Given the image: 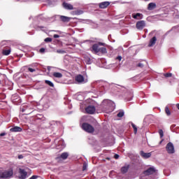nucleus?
Listing matches in <instances>:
<instances>
[{
	"mask_svg": "<svg viewBox=\"0 0 179 179\" xmlns=\"http://www.w3.org/2000/svg\"><path fill=\"white\" fill-rule=\"evenodd\" d=\"M102 108L105 113H113L115 109V103L111 100L104 99L102 102Z\"/></svg>",
	"mask_w": 179,
	"mask_h": 179,
	"instance_id": "f257e3e1",
	"label": "nucleus"
},
{
	"mask_svg": "<svg viewBox=\"0 0 179 179\" xmlns=\"http://www.w3.org/2000/svg\"><path fill=\"white\" fill-rule=\"evenodd\" d=\"M90 116L84 115L80 118V125H81L82 129L90 134Z\"/></svg>",
	"mask_w": 179,
	"mask_h": 179,
	"instance_id": "f03ea898",
	"label": "nucleus"
},
{
	"mask_svg": "<svg viewBox=\"0 0 179 179\" xmlns=\"http://www.w3.org/2000/svg\"><path fill=\"white\" fill-rule=\"evenodd\" d=\"M80 108L84 114H90V99H87L84 101Z\"/></svg>",
	"mask_w": 179,
	"mask_h": 179,
	"instance_id": "7ed1b4c3",
	"label": "nucleus"
},
{
	"mask_svg": "<svg viewBox=\"0 0 179 179\" xmlns=\"http://www.w3.org/2000/svg\"><path fill=\"white\" fill-rule=\"evenodd\" d=\"M156 168L155 167H150L148 169L143 172V176H141V179H149V176H152V174L156 173Z\"/></svg>",
	"mask_w": 179,
	"mask_h": 179,
	"instance_id": "20e7f679",
	"label": "nucleus"
},
{
	"mask_svg": "<svg viewBox=\"0 0 179 179\" xmlns=\"http://www.w3.org/2000/svg\"><path fill=\"white\" fill-rule=\"evenodd\" d=\"M13 176V170L9 169L0 172V178L9 179Z\"/></svg>",
	"mask_w": 179,
	"mask_h": 179,
	"instance_id": "39448f33",
	"label": "nucleus"
},
{
	"mask_svg": "<svg viewBox=\"0 0 179 179\" xmlns=\"http://www.w3.org/2000/svg\"><path fill=\"white\" fill-rule=\"evenodd\" d=\"M101 45H106V43H99L93 45L92 51L95 52V54H98V52H100V50L101 49Z\"/></svg>",
	"mask_w": 179,
	"mask_h": 179,
	"instance_id": "423d86ee",
	"label": "nucleus"
},
{
	"mask_svg": "<svg viewBox=\"0 0 179 179\" xmlns=\"http://www.w3.org/2000/svg\"><path fill=\"white\" fill-rule=\"evenodd\" d=\"M99 85L98 86V90L101 92H103L107 89V86L108 85V83L104 81H99Z\"/></svg>",
	"mask_w": 179,
	"mask_h": 179,
	"instance_id": "0eeeda50",
	"label": "nucleus"
},
{
	"mask_svg": "<svg viewBox=\"0 0 179 179\" xmlns=\"http://www.w3.org/2000/svg\"><path fill=\"white\" fill-rule=\"evenodd\" d=\"M90 114H95L96 113V107L99 106L96 101L91 100L90 101Z\"/></svg>",
	"mask_w": 179,
	"mask_h": 179,
	"instance_id": "6e6552de",
	"label": "nucleus"
},
{
	"mask_svg": "<svg viewBox=\"0 0 179 179\" xmlns=\"http://www.w3.org/2000/svg\"><path fill=\"white\" fill-rule=\"evenodd\" d=\"M166 151L170 155H172L173 153H174V152H175V150H174V145H173V143L170 142V143H169L166 145Z\"/></svg>",
	"mask_w": 179,
	"mask_h": 179,
	"instance_id": "1a4fd4ad",
	"label": "nucleus"
},
{
	"mask_svg": "<svg viewBox=\"0 0 179 179\" xmlns=\"http://www.w3.org/2000/svg\"><path fill=\"white\" fill-rule=\"evenodd\" d=\"M136 29L138 30H143L144 27L146 26V23H145V21L141 20L136 22Z\"/></svg>",
	"mask_w": 179,
	"mask_h": 179,
	"instance_id": "9d476101",
	"label": "nucleus"
},
{
	"mask_svg": "<svg viewBox=\"0 0 179 179\" xmlns=\"http://www.w3.org/2000/svg\"><path fill=\"white\" fill-rule=\"evenodd\" d=\"M62 5L64 9H66L67 10H73V6L72 4L64 2Z\"/></svg>",
	"mask_w": 179,
	"mask_h": 179,
	"instance_id": "9b49d317",
	"label": "nucleus"
},
{
	"mask_svg": "<svg viewBox=\"0 0 179 179\" xmlns=\"http://www.w3.org/2000/svg\"><path fill=\"white\" fill-rule=\"evenodd\" d=\"M110 2L109 1H103L99 3V6L100 9H106V8L110 6Z\"/></svg>",
	"mask_w": 179,
	"mask_h": 179,
	"instance_id": "f8f14e48",
	"label": "nucleus"
},
{
	"mask_svg": "<svg viewBox=\"0 0 179 179\" xmlns=\"http://www.w3.org/2000/svg\"><path fill=\"white\" fill-rule=\"evenodd\" d=\"M141 156L143 157V159H149L152 156V152H145L143 151H141L140 152Z\"/></svg>",
	"mask_w": 179,
	"mask_h": 179,
	"instance_id": "ddd939ff",
	"label": "nucleus"
},
{
	"mask_svg": "<svg viewBox=\"0 0 179 179\" xmlns=\"http://www.w3.org/2000/svg\"><path fill=\"white\" fill-rule=\"evenodd\" d=\"M59 17L61 20V22H63L64 23H68L69 20H71V18L64 15H59Z\"/></svg>",
	"mask_w": 179,
	"mask_h": 179,
	"instance_id": "4468645a",
	"label": "nucleus"
},
{
	"mask_svg": "<svg viewBox=\"0 0 179 179\" xmlns=\"http://www.w3.org/2000/svg\"><path fill=\"white\" fill-rule=\"evenodd\" d=\"M22 131H23V129H22V127H17V126H15L14 127H12L11 129H10V132H22Z\"/></svg>",
	"mask_w": 179,
	"mask_h": 179,
	"instance_id": "2eb2a0df",
	"label": "nucleus"
},
{
	"mask_svg": "<svg viewBox=\"0 0 179 179\" xmlns=\"http://www.w3.org/2000/svg\"><path fill=\"white\" fill-rule=\"evenodd\" d=\"M76 82H78V83H82L85 82V78L82 75H78L76 77Z\"/></svg>",
	"mask_w": 179,
	"mask_h": 179,
	"instance_id": "dca6fc26",
	"label": "nucleus"
},
{
	"mask_svg": "<svg viewBox=\"0 0 179 179\" xmlns=\"http://www.w3.org/2000/svg\"><path fill=\"white\" fill-rule=\"evenodd\" d=\"M20 174L21 179H26V177H27V172L24 169H20Z\"/></svg>",
	"mask_w": 179,
	"mask_h": 179,
	"instance_id": "f3484780",
	"label": "nucleus"
},
{
	"mask_svg": "<svg viewBox=\"0 0 179 179\" xmlns=\"http://www.w3.org/2000/svg\"><path fill=\"white\" fill-rule=\"evenodd\" d=\"M156 41H157V38H156V36L152 37L150 40V43L148 44V47H153V45H155V44H156Z\"/></svg>",
	"mask_w": 179,
	"mask_h": 179,
	"instance_id": "a211bd4d",
	"label": "nucleus"
},
{
	"mask_svg": "<svg viewBox=\"0 0 179 179\" xmlns=\"http://www.w3.org/2000/svg\"><path fill=\"white\" fill-rule=\"evenodd\" d=\"M69 156V154L68 152H63L61 154L59 159H62V160H66Z\"/></svg>",
	"mask_w": 179,
	"mask_h": 179,
	"instance_id": "6ab92c4d",
	"label": "nucleus"
},
{
	"mask_svg": "<svg viewBox=\"0 0 179 179\" xmlns=\"http://www.w3.org/2000/svg\"><path fill=\"white\" fill-rule=\"evenodd\" d=\"M153 9H156L155 3H150L148 6V10H153Z\"/></svg>",
	"mask_w": 179,
	"mask_h": 179,
	"instance_id": "aec40b11",
	"label": "nucleus"
},
{
	"mask_svg": "<svg viewBox=\"0 0 179 179\" xmlns=\"http://www.w3.org/2000/svg\"><path fill=\"white\" fill-rule=\"evenodd\" d=\"M129 169V165L127 166H124L123 167H122L121 169V171L123 174H125V173L128 172V170Z\"/></svg>",
	"mask_w": 179,
	"mask_h": 179,
	"instance_id": "412c9836",
	"label": "nucleus"
},
{
	"mask_svg": "<svg viewBox=\"0 0 179 179\" xmlns=\"http://www.w3.org/2000/svg\"><path fill=\"white\" fill-rule=\"evenodd\" d=\"M132 17L134 19H142V14L138 13L136 14H132Z\"/></svg>",
	"mask_w": 179,
	"mask_h": 179,
	"instance_id": "4be33fe9",
	"label": "nucleus"
},
{
	"mask_svg": "<svg viewBox=\"0 0 179 179\" xmlns=\"http://www.w3.org/2000/svg\"><path fill=\"white\" fill-rule=\"evenodd\" d=\"M10 48L8 49H3L2 51L3 55H9L10 54Z\"/></svg>",
	"mask_w": 179,
	"mask_h": 179,
	"instance_id": "5701e85b",
	"label": "nucleus"
},
{
	"mask_svg": "<svg viewBox=\"0 0 179 179\" xmlns=\"http://www.w3.org/2000/svg\"><path fill=\"white\" fill-rule=\"evenodd\" d=\"M72 15H82L83 13V11L81 10H77L75 11H72Z\"/></svg>",
	"mask_w": 179,
	"mask_h": 179,
	"instance_id": "b1692460",
	"label": "nucleus"
},
{
	"mask_svg": "<svg viewBox=\"0 0 179 179\" xmlns=\"http://www.w3.org/2000/svg\"><path fill=\"white\" fill-rule=\"evenodd\" d=\"M52 76H54V78H62V73H58V72H55L52 73Z\"/></svg>",
	"mask_w": 179,
	"mask_h": 179,
	"instance_id": "393cba45",
	"label": "nucleus"
},
{
	"mask_svg": "<svg viewBox=\"0 0 179 179\" xmlns=\"http://www.w3.org/2000/svg\"><path fill=\"white\" fill-rule=\"evenodd\" d=\"M99 52H101V54H107V48L106 47H101V49H99Z\"/></svg>",
	"mask_w": 179,
	"mask_h": 179,
	"instance_id": "a878e982",
	"label": "nucleus"
},
{
	"mask_svg": "<svg viewBox=\"0 0 179 179\" xmlns=\"http://www.w3.org/2000/svg\"><path fill=\"white\" fill-rule=\"evenodd\" d=\"M45 83H46V85H48V86H50V87H54V83L48 80H45Z\"/></svg>",
	"mask_w": 179,
	"mask_h": 179,
	"instance_id": "bb28decb",
	"label": "nucleus"
},
{
	"mask_svg": "<svg viewBox=\"0 0 179 179\" xmlns=\"http://www.w3.org/2000/svg\"><path fill=\"white\" fill-rule=\"evenodd\" d=\"M36 120H42V121H44V116H43V115H37Z\"/></svg>",
	"mask_w": 179,
	"mask_h": 179,
	"instance_id": "cd10ccee",
	"label": "nucleus"
},
{
	"mask_svg": "<svg viewBox=\"0 0 179 179\" xmlns=\"http://www.w3.org/2000/svg\"><path fill=\"white\" fill-rule=\"evenodd\" d=\"M164 76H165V78H171V76H173V74L171 73H166L164 74Z\"/></svg>",
	"mask_w": 179,
	"mask_h": 179,
	"instance_id": "c85d7f7f",
	"label": "nucleus"
},
{
	"mask_svg": "<svg viewBox=\"0 0 179 179\" xmlns=\"http://www.w3.org/2000/svg\"><path fill=\"white\" fill-rule=\"evenodd\" d=\"M165 112L167 115H170L171 113H170V109H169V107L165 108Z\"/></svg>",
	"mask_w": 179,
	"mask_h": 179,
	"instance_id": "c756f323",
	"label": "nucleus"
},
{
	"mask_svg": "<svg viewBox=\"0 0 179 179\" xmlns=\"http://www.w3.org/2000/svg\"><path fill=\"white\" fill-rule=\"evenodd\" d=\"M57 54H66V52L64 50H57Z\"/></svg>",
	"mask_w": 179,
	"mask_h": 179,
	"instance_id": "7c9ffc66",
	"label": "nucleus"
},
{
	"mask_svg": "<svg viewBox=\"0 0 179 179\" xmlns=\"http://www.w3.org/2000/svg\"><path fill=\"white\" fill-rule=\"evenodd\" d=\"M131 126H132V128L134 129V134H136V132H138V128H136V126L134 124H132Z\"/></svg>",
	"mask_w": 179,
	"mask_h": 179,
	"instance_id": "2f4dec72",
	"label": "nucleus"
},
{
	"mask_svg": "<svg viewBox=\"0 0 179 179\" xmlns=\"http://www.w3.org/2000/svg\"><path fill=\"white\" fill-rule=\"evenodd\" d=\"M87 163L84 162L83 166V171H85V170H87Z\"/></svg>",
	"mask_w": 179,
	"mask_h": 179,
	"instance_id": "473e14b6",
	"label": "nucleus"
},
{
	"mask_svg": "<svg viewBox=\"0 0 179 179\" xmlns=\"http://www.w3.org/2000/svg\"><path fill=\"white\" fill-rule=\"evenodd\" d=\"M117 117H124V111H120L117 113Z\"/></svg>",
	"mask_w": 179,
	"mask_h": 179,
	"instance_id": "72a5a7b5",
	"label": "nucleus"
},
{
	"mask_svg": "<svg viewBox=\"0 0 179 179\" xmlns=\"http://www.w3.org/2000/svg\"><path fill=\"white\" fill-rule=\"evenodd\" d=\"M44 41H45V43H51V41H52V39L51 38H45Z\"/></svg>",
	"mask_w": 179,
	"mask_h": 179,
	"instance_id": "f704fd0d",
	"label": "nucleus"
},
{
	"mask_svg": "<svg viewBox=\"0 0 179 179\" xmlns=\"http://www.w3.org/2000/svg\"><path fill=\"white\" fill-rule=\"evenodd\" d=\"M28 71H29V72H31V73H33V72H36V69L30 68V67L28 68Z\"/></svg>",
	"mask_w": 179,
	"mask_h": 179,
	"instance_id": "c9c22d12",
	"label": "nucleus"
},
{
	"mask_svg": "<svg viewBox=\"0 0 179 179\" xmlns=\"http://www.w3.org/2000/svg\"><path fill=\"white\" fill-rule=\"evenodd\" d=\"M39 52H41V54H43V52H45V48H41L39 50Z\"/></svg>",
	"mask_w": 179,
	"mask_h": 179,
	"instance_id": "e433bc0d",
	"label": "nucleus"
},
{
	"mask_svg": "<svg viewBox=\"0 0 179 179\" xmlns=\"http://www.w3.org/2000/svg\"><path fill=\"white\" fill-rule=\"evenodd\" d=\"M159 134L160 137H161V138H163V136H164V132H163V130H162V129L159 130Z\"/></svg>",
	"mask_w": 179,
	"mask_h": 179,
	"instance_id": "4c0bfd02",
	"label": "nucleus"
},
{
	"mask_svg": "<svg viewBox=\"0 0 179 179\" xmlns=\"http://www.w3.org/2000/svg\"><path fill=\"white\" fill-rule=\"evenodd\" d=\"M94 132V128L93 127L90 126V134H93Z\"/></svg>",
	"mask_w": 179,
	"mask_h": 179,
	"instance_id": "58836bf2",
	"label": "nucleus"
},
{
	"mask_svg": "<svg viewBox=\"0 0 179 179\" xmlns=\"http://www.w3.org/2000/svg\"><path fill=\"white\" fill-rule=\"evenodd\" d=\"M38 178V176H32L29 179H37Z\"/></svg>",
	"mask_w": 179,
	"mask_h": 179,
	"instance_id": "ea45409f",
	"label": "nucleus"
},
{
	"mask_svg": "<svg viewBox=\"0 0 179 179\" xmlns=\"http://www.w3.org/2000/svg\"><path fill=\"white\" fill-rule=\"evenodd\" d=\"M137 66H138V68H143V64L142 63H139Z\"/></svg>",
	"mask_w": 179,
	"mask_h": 179,
	"instance_id": "a19ab883",
	"label": "nucleus"
},
{
	"mask_svg": "<svg viewBox=\"0 0 179 179\" xmlns=\"http://www.w3.org/2000/svg\"><path fill=\"white\" fill-rule=\"evenodd\" d=\"M53 37H54V38H59V35H58V34H55V35L53 36Z\"/></svg>",
	"mask_w": 179,
	"mask_h": 179,
	"instance_id": "79ce46f5",
	"label": "nucleus"
},
{
	"mask_svg": "<svg viewBox=\"0 0 179 179\" xmlns=\"http://www.w3.org/2000/svg\"><path fill=\"white\" fill-rule=\"evenodd\" d=\"M114 157H115V159H119L120 158V155H118L117 154H115Z\"/></svg>",
	"mask_w": 179,
	"mask_h": 179,
	"instance_id": "37998d69",
	"label": "nucleus"
},
{
	"mask_svg": "<svg viewBox=\"0 0 179 179\" xmlns=\"http://www.w3.org/2000/svg\"><path fill=\"white\" fill-rule=\"evenodd\" d=\"M117 59H118V61H121V59H122V57L118 56V57H117Z\"/></svg>",
	"mask_w": 179,
	"mask_h": 179,
	"instance_id": "c03bdc74",
	"label": "nucleus"
},
{
	"mask_svg": "<svg viewBox=\"0 0 179 179\" xmlns=\"http://www.w3.org/2000/svg\"><path fill=\"white\" fill-rule=\"evenodd\" d=\"M6 135V133H1L0 134V136H5Z\"/></svg>",
	"mask_w": 179,
	"mask_h": 179,
	"instance_id": "a18cd8bd",
	"label": "nucleus"
},
{
	"mask_svg": "<svg viewBox=\"0 0 179 179\" xmlns=\"http://www.w3.org/2000/svg\"><path fill=\"white\" fill-rule=\"evenodd\" d=\"M18 159H23V155H18Z\"/></svg>",
	"mask_w": 179,
	"mask_h": 179,
	"instance_id": "49530a36",
	"label": "nucleus"
},
{
	"mask_svg": "<svg viewBox=\"0 0 179 179\" xmlns=\"http://www.w3.org/2000/svg\"><path fill=\"white\" fill-rule=\"evenodd\" d=\"M91 121H92V122H94V124H96V122H97L96 121V120L92 119V118H91Z\"/></svg>",
	"mask_w": 179,
	"mask_h": 179,
	"instance_id": "de8ad7c7",
	"label": "nucleus"
},
{
	"mask_svg": "<svg viewBox=\"0 0 179 179\" xmlns=\"http://www.w3.org/2000/svg\"><path fill=\"white\" fill-rule=\"evenodd\" d=\"M51 68H52V67L48 66V71H51Z\"/></svg>",
	"mask_w": 179,
	"mask_h": 179,
	"instance_id": "09e8293b",
	"label": "nucleus"
},
{
	"mask_svg": "<svg viewBox=\"0 0 179 179\" xmlns=\"http://www.w3.org/2000/svg\"><path fill=\"white\" fill-rule=\"evenodd\" d=\"M39 29H44L43 26L38 27Z\"/></svg>",
	"mask_w": 179,
	"mask_h": 179,
	"instance_id": "8fccbe9b",
	"label": "nucleus"
},
{
	"mask_svg": "<svg viewBox=\"0 0 179 179\" xmlns=\"http://www.w3.org/2000/svg\"><path fill=\"white\" fill-rule=\"evenodd\" d=\"M22 112L24 113V108L22 109Z\"/></svg>",
	"mask_w": 179,
	"mask_h": 179,
	"instance_id": "3c124183",
	"label": "nucleus"
},
{
	"mask_svg": "<svg viewBox=\"0 0 179 179\" xmlns=\"http://www.w3.org/2000/svg\"><path fill=\"white\" fill-rule=\"evenodd\" d=\"M92 90V93H94L95 92H94V90Z\"/></svg>",
	"mask_w": 179,
	"mask_h": 179,
	"instance_id": "603ef678",
	"label": "nucleus"
},
{
	"mask_svg": "<svg viewBox=\"0 0 179 179\" xmlns=\"http://www.w3.org/2000/svg\"><path fill=\"white\" fill-rule=\"evenodd\" d=\"M145 2H147L148 1H149V0H145Z\"/></svg>",
	"mask_w": 179,
	"mask_h": 179,
	"instance_id": "864d4df0",
	"label": "nucleus"
},
{
	"mask_svg": "<svg viewBox=\"0 0 179 179\" xmlns=\"http://www.w3.org/2000/svg\"><path fill=\"white\" fill-rule=\"evenodd\" d=\"M92 87H93V85H92Z\"/></svg>",
	"mask_w": 179,
	"mask_h": 179,
	"instance_id": "5fc2aeb1",
	"label": "nucleus"
},
{
	"mask_svg": "<svg viewBox=\"0 0 179 179\" xmlns=\"http://www.w3.org/2000/svg\"><path fill=\"white\" fill-rule=\"evenodd\" d=\"M162 141L160 142V143H162Z\"/></svg>",
	"mask_w": 179,
	"mask_h": 179,
	"instance_id": "6e6d98bb",
	"label": "nucleus"
}]
</instances>
